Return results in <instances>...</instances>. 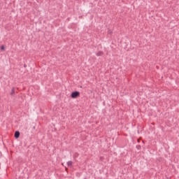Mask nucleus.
I'll use <instances>...</instances> for the list:
<instances>
[{
  "label": "nucleus",
  "instance_id": "f257e3e1",
  "mask_svg": "<svg viewBox=\"0 0 179 179\" xmlns=\"http://www.w3.org/2000/svg\"><path fill=\"white\" fill-rule=\"evenodd\" d=\"M80 96V92L78 91H74L73 92H71L70 97H71V99H78V97H79Z\"/></svg>",
  "mask_w": 179,
  "mask_h": 179
},
{
  "label": "nucleus",
  "instance_id": "f03ea898",
  "mask_svg": "<svg viewBox=\"0 0 179 179\" xmlns=\"http://www.w3.org/2000/svg\"><path fill=\"white\" fill-rule=\"evenodd\" d=\"M14 138H15V139H19V138H20V131H15L14 134Z\"/></svg>",
  "mask_w": 179,
  "mask_h": 179
},
{
  "label": "nucleus",
  "instance_id": "7ed1b4c3",
  "mask_svg": "<svg viewBox=\"0 0 179 179\" xmlns=\"http://www.w3.org/2000/svg\"><path fill=\"white\" fill-rule=\"evenodd\" d=\"M104 52H103V51H99L96 55V57H101L102 55H103Z\"/></svg>",
  "mask_w": 179,
  "mask_h": 179
},
{
  "label": "nucleus",
  "instance_id": "20e7f679",
  "mask_svg": "<svg viewBox=\"0 0 179 179\" xmlns=\"http://www.w3.org/2000/svg\"><path fill=\"white\" fill-rule=\"evenodd\" d=\"M10 96H15V87H13L10 93Z\"/></svg>",
  "mask_w": 179,
  "mask_h": 179
},
{
  "label": "nucleus",
  "instance_id": "39448f33",
  "mask_svg": "<svg viewBox=\"0 0 179 179\" xmlns=\"http://www.w3.org/2000/svg\"><path fill=\"white\" fill-rule=\"evenodd\" d=\"M72 161H69V162H67V166H69V167H71V166H72Z\"/></svg>",
  "mask_w": 179,
  "mask_h": 179
},
{
  "label": "nucleus",
  "instance_id": "423d86ee",
  "mask_svg": "<svg viewBox=\"0 0 179 179\" xmlns=\"http://www.w3.org/2000/svg\"><path fill=\"white\" fill-rule=\"evenodd\" d=\"M136 149L138 150H141V145H137L136 146Z\"/></svg>",
  "mask_w": 179,
  "mask_h": 179
},
{
  "label": "nucleus",
  "instance_id": "0eeeda50",
  "mask_svg": "<svg viewBox=\"0 0 179 179\" xmlns=\"http://www.w3.org/2000/svg\"><path fill=\"white\" fill-rule=\"evenodd\" d=\"M1 51H5V46L4 45H1Z\"/></svg>",
  "mask_w": 179,
  "mask_h": 179
},
{
  "label": "nucleus",
  "instance_id": "6e6552de",
  "mask_svg": "<svg viewBox=\"0 0 179 179\" xmlns=\"http://www.w3.org/2000/svg\"><path fill=\"white\" fill-rule=\"evenodd\" d=\"M108 33H109L110 34H111V33H113V31H111V30H109V31H108Z\"/></svg>",
  "mask_w": 179,
  "mask_h": 179
},
{
  "label": "nucleus",
  "instance_id": "1a4fd4ad",
  "mask_svg": "<svg viewBox=\"0 0 179 179\" xmlns=\"http://www.w3.org/2000/svg\"><path fill=\"white\" fill-rule=\"evenodd\" d=\"M33 129H36V127L35 126L33 127Z\"/></svg>",
  "mask_w": 179,
  "mask_h": 179
},
{
  "label": "nucleus",
  "instance_id": "9d476101",
  "mask_svg": "<svg viewBox=\"0 0 179 179\" xmlns=\"http://www.w3.org/2000/svg\"><path fill=\"white\" fill-rule=\"evenodd\" d=\"M137 133L139 134V131H138Z\"/></svg>",
  "mask_w": 179,
  "mask_h": 179
}]
</instances>
